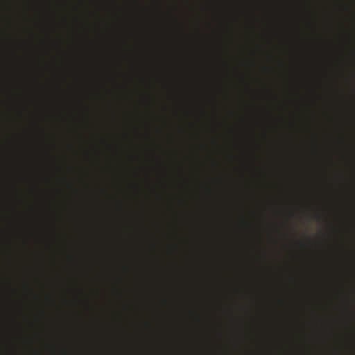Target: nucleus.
<instances>
[{
  "label": "nucleus",
  "instance_id": "nucleus-1",
  "mask_svg": "<svg viewBox=\"0 0 355 355\" xmlns=\"http://www.w3.org/2000/svg\"><path fill=\"white\" fill-rule=\"evenodd\" d=\"M53 352V345L49 340H43L42 347L34 351V355H52Z\"/></svg>",
  "mask_w": 355,
  "mask_h": 355
}]
</instances>
